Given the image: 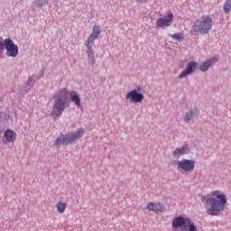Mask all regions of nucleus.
<instances>
[{"mask_svg":"<svg viewBox=\"0 0 231 231\" xmlns=\"http://www.w3.org/2000/svg\"><path fill=\"white\" fill-rule=\"evenodd\" d=\"M148 210H151L152 212H154L155 214H163L165 212V208L163 207V204L162 203H153L150 202L147 205Z\"/></svg>","mask_w":231,"mask_h":231,"instance_id":"ddd939ff","label":"nucleus"},{"mask_svg":"<svg viewBox=\"0 0 231 231\" xmlns=\"http://www.w3.org/2000/svg\"><path fill=\"white\" fill-rule=\"evenodd\" d=\"M171 37L172 39H175V41H178V42H181V41H184V39H185V37L183 36V34H181V32L172 34V35H171Z\"/></svg>","mask_w":231,"mask_h":231,"instance_id":"aec40b11","label":"nucleus"},{"mask_svg":"<svg viewBox=\"0 0 231 231\" xmlns=\"http://www.w3.org/2000/svg\"><path fill=\"white\" fill-rule=\"evenodd\" d=\"M132 91H137V93H140V91H142V88L140 87H137L136 89H133Z\"/></svg>","mask_w":231,"mask_h":231,"instance_id":"5701e85b","label":"nucleus"},{"mask_svg":"<svg viewBox=\"0 0 231 231\" xmlns=\"http://www.w3.org/2000/svg\"><path fill=\"white\" fill-rule=\"evenodd\" d=\"M32 86H33V79L29 78L26 85L21 88V93H28V91L32 89Z\"/></svg>","mask_w":231,"mask_h":231,"instance_id":"f3484780","label":"nucleus"},{"mask_svg":"<svg viewBox=\"0 0 231 231\" xmlns=\"http://www.w3.org/2000/svg\"><path fill=\"white\" fill-rule=\"evenodd\" d=\"M196 69H198V62L189 61L186 67V69L179 75L178 79H185V77L192 75L196 71Z\"/></svg>","mask_w":231,"mask_h":231,"instance_id":"9d476101","label":"nucleus"},{"mask_svg":"<svg viewBox=\"0 0 231 231\" xmlns=\"http://www.w3.org/2000/svg\"><path fill=\"white\" fill-rule=\"evenodd\" d=\"M184 154H190V147L189 144H184L180 148L178 147L172 152L173 158H180Z\"/></svg>","mask_w":231,"mask_h":231,"instance_id":"9b49d317","label":"nucleus"},{"mask_svg":"<svg viewBox=\"0 0 231 231\" xmlns=\"http://www.w3.org/2000/svg\"><path fill=\"white\" fill-rule=\"evenodd\" d=\"M178 169H181L185 172H192L196 167V161L182 159L180 162H177Z\"/></svg>","mask_w":231,"mask_h":231,"instance_id":"0eeeda50","label":"nucleus"},{"mask_svg":"<svg viewBox=\"0 0 231 231\" xmlns=\"http://www.w3.org/2000/svg\"><path fill=\"white\" fill-rule=\"evenodd\" d=\"M5 55L11 57V59H15L19 55V46L14 42L12 38H7V42L5 43Z\"/></svg>","mask_w":231,"mask_h":231,"instance_id":"423d86ee","label":"nucleus"},{"mask_svg":"<svg viewBox=\"0 0 231 231\" xmlns=\"http://www.w3.org/2000/svg\"><path fill=\"white\" fill-rule=\"evenodd\" d=\"M101 33L100 26L95 24L92 28V33L88 36V40L85 42L86 46V53L88 60V64L93 67L95 66V51H93V44H95V41L98 39Z\"/></svg>","mask_w":231,"mask_h":231,"instance_id":"7ed1b4c3","label":"nucleus"},{"mask_svg":"<svg viewBox=\"0 0 231 231\" xmlns=\"http://www.w3.org/2000/svg\"><path fill=\"white\" fill-rule=\"evenodd\" d=\"M199 115V109H198V107L190 108L184 116V122L189 124L191 120H194Z\"/></svg>","mask_w":231,"mask_h":231,"instance_id":"4468645a","label":"nucleus"},{"mask_svg":"<svg viewBox=\"0 0 231 231\" xmlns=\"http://www.w3.org/2000/svg\"><path fill=\"white\" fill-rule=\"evenodd\" d=\"M49 4V0H34L32 5L36 6V8H42V6H46Z\"/></svg>","mask_w":231,"mask_h":231,"instance_id":"6ab92c4d","label":"nucleus"},{"mask_svg":"<svg viewBox=\"0 0 231 231\" xmlns=\"http://www.w3.org/2000/svg\"><path fill=\"white\" fill-rule=\"evenodd\" d=\"M6 42H8V38L4 40V42H0V53H3V51L6 49Z\"/></svg>","mask_w":231,"mask_h":231,"instance_id":"4be33fe9","label":"nucleus"},{"mask_svg":"<svg viewBox=\"0 0 231 231\" xmlns=\"http://www.w3.org/2000/svg\"><path fill=\"white\" fill-rule=\"evenodd\" d=\"M200 201L204 203L208 216H219L226 207V195L220 190H215L211 192V196L209 194L200 195Z\"/></svg>","mask_w":231,"mask_h":231,"instance_id":"f257e3e1","label":"nucleus"},{"mask_svg":"<svg viewBox=\"0 0 231 231\" xmlns=\"http://www.w3.org/2000/svg\"><path fill=\"white\" fill-rule=\"evenodd\" d=\"M126 100H130L132 104H142L143 102V94L138 90H131L125 96Z\"/></svg>","mask_w":231,"mask_h":231,"instance_id":"1a4fd4ad","label":"nucleus"},{"mask_svg":"<svg viewBox=\"0 0 231 231\" xmlns=\"http://www.w3.org/2000/svg\"><path fill=\"white\" fill-rule=\"evenodd\" d=\"M174 21V14L172 12H168L165 18H158L156 21L157 28H169Z\"/></svg>","mask_w":231,"mask_h":231,"instance_id":"6e6552de","label":"nucleus"},{"mask_svg":"<svg viewBox=\"0 0 231 231\" xmlns=\"http://www.w3.org/2000/svg\"><path fill=\"white\" fill-rule=\"evenodd\" d=\"M53 104L51 107V116L54 120H59L62 116V113L69 107V90L68 88H60L52 97Z\"/></svg>","mask_w":231,"mask_h":231,"instance_id":"f03ea898","label":"nucleus"},{"mask_svg":"<svg viewBox=\"0 0 231 231\" xmlns=\"http://www.w3.org/2000/svg\"><path fill=\"white\" fill-rule=\"evenodd\" d=\"M5 138L9 143H14L15 138H17V134L12 129H6L5 132Z\"/></svg>","mask_w":231,"mask_h":231,"instance_id":"dca6fc26","label":"nucleus"},{"mask_svg":"<svg viewBox=\"0 0 231 231\" xmlns=\"http://www.w3.org/2000/svg\"><path fill=\"white\" fill-rule=\"evenodd\" d=\"M225 14H230L231 12V0H227L223 7Z\"/></svg>","mask_w":231,"mask_h":231,"instance_id":"412c9836","label":"nucleus"},{"mask_svg":"<svg viewBox=\"0 0 231 231\" xmlns=\"http://www.w3.org/2000/svg\"><path fill=\"white\" fill-rule=\"evenodd\" d=\"M217 62V59L210 58L206 61H204L203 63H200L199 65V71H202L203 73H205V71H208V69L212 68V66H214V64H216Z\"/></svg>","mask_w":231,"mask_h":231,"instance_id":"f8f14e48","label":"nucleus"},{"mask_svg":"<svg viewBox=\"0 0 231 231\" xmlns=\"http://www.w3.org/2000/svg\"><path fill=\"white\" fill-rule=\"evenodd\" d=\"M69 97H70L71 102L75 104L79 109H82V101L80 100V96L79 95V92L77 91H71L69 92Z\"/></svg>","mask_w":231,"mask_h":231,"instance_id":"2eb2a0df","label":"nucleus"},{"mask_svg":"<svg viewBox=\"0 0 231 231\" xmlns=\"http://www.w3.org/2000/svg\"><path fill=\"white\" fill-rule=\"evenodd\" d=\"M84 136V129L79 128L77 131L70 132L67 134H61L55 141L54 145L60 147V145H69L77 140H80Z\"/></svg>","mask_w":231,"mask_h":231,"instance_id":"39448f33","label":"nucleus"},{"mask_svg":"<svg viewBox=\"0 0 231 231\" xmlns=\"http://www.w3.org/2000/svg\"><path fill=\"white\" fill-rule=\"evenodd\" d=\"M66 207H68V204L66 202H58L56 205V208L59 214H64Z\"/></svg>","mask_w":231,"mask_h":231,"instance_id":"a211bd4d","label":"nucleus"},{"mask_svg":"<svg viewBox=\"0 0 231 231\" xmlns=\"http://www.w3.org/2000/svg\"><path fill=\"white\" fill-rule=\"evenodd\" d=\"M212 30V18L210 16H202L200 19L197 20L190 31L191 35H205Z\"/></svg>","mask_w":231,"mask_h":231,"instance_id":"20e7f679","label":"nucleus"}]
</instances>
